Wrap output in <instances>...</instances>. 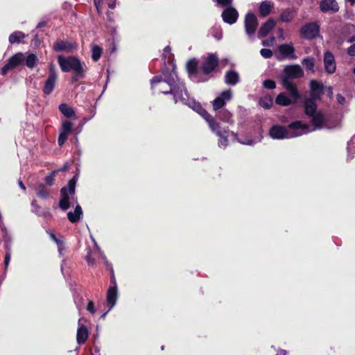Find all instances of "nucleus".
<instances>
[{
  "instance_id": "nucleus-1",
  "label": "nucleus",
  "mask_w": 355,
  "mask_h": 355,
  "mask_svg": "<svg viewBox=\"0 0 355 355\" xmlns=\"http://www.w3.org/2000/svg\"><path fill=\"white\" fill-rule=\"evenodd\" d=\"M151 88L159 93L172 94L175 103L180 102L194 111L196 105H200L189 96L184 84L178 78L174 66L171 72L164 70L162 76L154 77L151 80Z\"/></svg>"
},
{
  "instance_id": "nucleus-2",
  "label": "nucleus",
  "mask_w": 355,
  "mask_h": 355,
  "mask_svg": "<svg viewBox=\"0 0 355 355\" xmlns=\"http://www.w3.org/2000/svg\"><path fill=\"white\" fill-rule=\"evenodd\" d=\"M195 111L198 112L208 123L209 127L212 132L219 137L218 146L220 148H225L228 145L227 137L231 135L234 139L239 143L248 146H252L257 143L256 141L248 139L245 140H240L238 135L234 132H230L229 130L224 129L223 131L220 130V125L214 117H212L207 112L204 110L201 105H196Z\"/></svg>"
},
{
  "instance_id": "nucleus-3",
  "label": "nucleus",
  "mask_w": 355,
  "mask_h": 355,
  "mask_svg": "<svg viewBox=\"0 0 355 355\" xmlns=\"http://www.w3.org/2000/svg\"><path fill=\"white\" fill-rule=\"evenodd\" d=\"M309 128L302 125L300 121L290 123L288 126L273 125L270 131V136L274 139H291L307 134Z\"/></svg>"
},
{
  "instance_id": "nucleus-4",
  "label": "nucleus",
  "mask_w": 355,
  "mask_h": 355,
  "mask_svg": "<svg viewBox=\"0 0 355 355\" xmlns=\"http://www.w3.org/2000/svg\"><path fill=\"white\" fill-rule=\"evenodd\" d=\"M303 75V70L300 66L297 64L287 66L284 70V75L282 78V83L284 87L290 93L294 99H297L300 96V94L291 80L302 77Z\"/></svg>"
},
{
  "instance_id": "nucleus-5",
  "label": "nucleus",
  "mask_w": 355,
  "mask_h": 355,
  "mask_svg": "<svg viewBox=\"0 0 355 355\" xmlns=\"http://www.w3.org/2000/svg\"><path fill=\"white\" fill-rule=\"evenodd\" d=\"M58 62L62 71L69 72L70 71H73L74 76L73 79L74 81H77L78 79L84 77V64L81 63L76 57L69 56L65 58L62 55H59L58 58Z\"/></svg>"
},
{
  "instance_id": "nucleus-6",
  "label": "nucleus",
  "mask_w": 355,
  "mask_h": 355,
  "mask_svg": "<svg viewBox=\"0 0 355 355\" xmlns=\"http://www.w3.org/2000/svg\"><path fill=\"white\" fill-rule=\"evenodd\" d=\"M76 182L77 178L74 176L69 181L67 187H63L60 191L59 207L62 210L68 209L74 203L77 204V198L75 196Z\"/></svg>"
},
{
  "instance_id": "nucleus-7",
  "label": "nucleus",
  "mask_w": 355,
  "mask_h": 355,
  "mask_svg": "<svg viewBox=\"0 0 355 355\" xmlns=\"http://www.w3.org/2000/svg\"><path fill=\"white\" fill-rule=\"evenodd\" d=\"M311 125L302 123L303 125L309 128L307 133L313 132L317 130L329 129L331 126L328 123V119L322 112H319L310 118Z\"/></svg>"
},
{
  "instance_id": "nucleus-8",
  "label": "nucleus",
  "mask_w": 355,
  "mask_h": 355,
  "mask_svg": "<svg viewBox=\"0 0 355 355\" xmlns=\"http://www.w3.org/2000/svg\"><path fill=\"white\" fill-rule=\"evenodd\" d=\"M258 26L256 15L252 12L246 14L244 20V26L246 34L249 37L254 36Z\"/></svg>"
},
{
  "instance_id": "nucleus-9",
  "label": "nucleus",
  "mask_w": 355,
  "mask_h": 355,
  "mask_svg": "<svg viewBox=\"0 0 355 355\" xmlns=\"http://www.w3.org/2000/svg\"><path fill=\"white\" fill-rule=\"evenodd\" d=\"M118 298V289L115 278L113 277L107 292V303L110 311L116 304Z\"/></svg>"
},
{
  "instance_id": "nucleus-10",
  "label": "nucleus",
  "mask_w": 355,
  "mask_h": 355,
  "mask_svg": "<svg viewBox=\"0 0 355 355\" xmlns=\"http://www.w3.org/2000/svg\"><path fill=\"white\" fill-rule=\"evenodd\" d=\"M232 98V92L230 89H226L220 93V96L216 98L213 102V109L216 111L225 105L227 102Z\"/></svg>"
},
{
  "instance_id": "nucleus-11",
  "label": "nucleus",
  "mask_w": 355,
  "mask_h": 355,
  "mask_svg": "<svg viewBox=\"0 0 355 355\" xmlns=\"http://www.w3.org/2000/svg\"><path fill=\"white\" fill-rule=\"evenodd\" d=\"M218 62V57L216 54H209L205 58L202 64V70L204 74H209L214 70Z\"/></svg>"
},
{
  "instance_id": "nucleus-12",
  "label": "nucleus",
  "mask_w": 355,
  "mask_h": 355,
  "mask_svg": "<svg viewBox=\"0 0 355 355\" xmlns=\"http://www.w3.org/2000/svg\"><path fill=\"white\" fill-rule=\"evenodd\" d=\"M319 33V26L315 23H309L301 28V35L306 39H313Z\"/></svg>"
},
{
  "instance_id": "nucleus-13",
  "label": "nucleus",
  "mask_w": 355,
  "mask_h": 355,
  "mask_svg": "<svg viewBox=\"0 0 355 355\" xmlns=\"http://www.w3.org/2000/svg\"><path fill=\"white\" fill-rule=\"evenodd\" d=\"M221 17L224 22L234 24L238 19L239 12L234 8L230 6L223 10Z\"/></svg>"
},
{
  "instance_id": "nucleus-14",
  "label": "nucleus",
  "mask_w": 355,
  "mask_h": 355,
  "mask_svg": "<svg viewBox=\"0 0 355 355\" xmlns=\"http://www.w3.org/2000/svg\"><path fill=\"white\" fill-rule=\"evenodd\" d=\"M324 66L325 71L328 73H333L335 72L336 66L334 55L332 53L327 51L324 55Z\"/></svg>"
},
{
  "instance_id": "nucleus-15",
  "label": "nucleus",
  "mask_w": 355,
  "mask_h": 355,
  "mask_svg": "<svg viewBox=\"0 0 355 355\" xmlns=\"http://www.w3.org/2000/svg\"><path fill=\"white\" fill-rule=\"evenodd\" d=\"M320 8L322 12H334L338 10L339 7L335 0H322L320 3Z\"/></svg>"
},
{
  "instance_id": "nucleus-16",
  "label": "nucleus",
  "mask_w": 355,
  "mask_h": 355,
  "mask_svg": "<svg viewBox=\"0 0 355 355\" xmlns=\"http://www.w3.org/2000/svg\"><path fill=\"white\" fill-rule=\"evenodd\" d=\"M276 22L274 19H270L265 22L260 28L258 32L259 37L266 36L275 26Z\"/></svg>"
},
{
  "instance_id": "nucleus-17",
  "label": "nucleus",
  "mask_w": 355,
  "mask_h": 355,
  "mask_svg": "<svg viewBox=\"0 0 355 355\" xmlns=\"http://www.w3.org/2000/svg\"><path fill=\"white\" fill-rule=\"evenodd\" d=\"M76 48V45L66 41H59L54 44L53 49L56 51L71 52Z\"/></svg>"
},
{
  "instance_id": "nucleus-18",
  "label": "nucleus",
  "mask_w": 355,
  "mask_h": 355,
  "mask_svg": "<svg viewBox=\"0 0 355 355\" xmlns=\"http://www.w3.org/2000/svg\"><path fill=\"white\" fill-rule=\"evenodd\" d=\"M304 110H305V114L309 118H311L312 116H314V114H316L317 113H318L320 112V111L317 110L316 105H315V102L311 99H309L305 101Z\"/></svg>"
},
{
  "instance_id": "nucleus-19",
  "label": "nucleus",
  "mask_w": 355,
  "mask_h": 355,
  "mask_svg": "<svg viewBox=\"0 0 355 355\" xmlns=\"http://www.w3.org/2000/svg\"><path fill=\"white\" fill-rule=\"evenodd\" d=\"M297 14V10L294 8H286L284 10L279 16V19L283 22L291 21Z\"/></svg>"
},
{
  "instance_id": "nucleus-20",
  "label": "nucleus",
  "mask_w": 355,
  "mask_h": 355,
  "mask_svg": "<svg viewBox=\"0 0 355 355\" xmlns=\"http://www.w3.org/2000/svg\"><path fill=\"white\" fill-rule=\"evenodd\" d=\"M279 51L282 54H283L291 59L297 58V56L294 53V51H295L294 47L293 46L292 44H282L279 46Z\"/></svg>"
},
{
  "instance_id": "nucleus-21",
  "label": "nucleus",
  "mask_w": 355,
  "mask_h": 355,
  "mask_svg": "<svg viewBox=\"0 0 355 355\" xmlns=\"http://www.w3.org/2000/svg\"><path fill=\"white\" fill-rule=\"evenodd\" d=\"M82 215V208L78 204H77L73 211H69L67 213V218L70 222L74 223L80 219Z\"/></svg>"
},
{
  "instance_id": "nucleus-22",
  "label": "nucleus",
  "mask_w": 355,
  "mask_h": 355,
  "mask_svg": "<svg viewBox=\"0 0 355 355\" xmlns=\"http://www.w3.org/2000/svg\"><path fill=\"white\" fill-rule=\"evenodd\" d=\"M290 96L291 97H288L284 93H281L277 96L275 102L277 105L287 106L297 100L294 99L291 94Z\"/></svg>"
},
{
  "instance_id": "nucleus-23",
  "label": "nucleus",
  "mask_w": 355,
  "mask_h": 355,
  "mask_svg": "<svg viewBox=\"0 0 355 355\" xmlns=\"http://www.w3.org/2000/svg\"><path fill=\"white\" fill-rule=\"evenodd\" d=\"M25 60V56L22 53H17L12 56L9 60L8 62L10 64L12 69H15L21 64L24 63Z\"/></svg>"
},
{
  "instance_id": "nucleus-24",
  "label": "nucleus",
  "mask_w": 355,
  "mask_h": 355,
  "mask_svg": "<svg viewBox=\"0 0 355 355\" xmlns=\"http://www.w3.org/2000/svg\"><path fill=\"white\" fill-rule=\"evenodd\" d=\"M239 81V76L237 72L234 70L227 71L225 76V82L230 85H235Z\"/></svg>"
},
{
  "instance_id": "nucleus-25",
  "label": "nucleus",
  "mask_w": 355,
  "mask_h": 355,
  "mask_svg": "<svg viewBox=\"0 0 355 355\" xmlns=\"http://www.w3.org/2000/svg\"><path fill=\"white\" fill-rule=\"evenodd\" d=\"M273 3L270 1H262L259 6V13L262 17L268 16L273 8Z\"/></svg>"
},
{
  "instance_id": "nucleus-26",
  "label": "nucleus",
  "mask_w": 355,
  "mask_h": 355,
  "mask_svg": "<svg viewBox=\"0 0 355 355\" xmlns=\"http://www.w3.org/2000/svg\"><path fill=\"white\" fill-rule=\"evenodd\" d=\"M88 330L84 325H81L77 330L76 339L78 344L84 343L88 338Z\"/></svg>"
},
{
  "instance_id": "nucleus-27",
  "label": "nucleus",
  "mask_w": 355,
  "mask_h": 355,
  "mask_svg": "<svg viewBox=\"0 0 355 355\" xmlns=\"http://www.w3.org/2000/svg\"><path fill=\"white\" fill-rule=\"evenodd\" d=\"M56 81L57 77H48L43 88V91L46 94H50L53 92L55 86Z\"/></svg>"
},
{
  "instance_id": "nucleus-28",
  "label": "nucleus",
  "mask_w": 355,
  "mask_h": 355,
  "mask_svg": "<svg viewBox=\"0 0 355 355\" xmlns=\"http://www.w3.org/2000/svg\"><path fill=\"white\" fill-rule=\"evenodd\" d=\"M218 118L223 122L233 124L232 114L227 110H223L218 113Z\"/></svg>"
},
{
  "instance_id": "nucleus-29",
  "label": "nucleus",
  "mask_w": 355,
  "mask_h": 355,
  "mask_svg": "<svg viewBox=\"0 0 355 355\" xmlns=\"http://www.w3.org/2000/svg\"><path fill=\"white\" fill-rule=\"evenodd\" d=\"M26 35L21 31H15L9 36V42L10 44L20 43L24 39Z\"/></svg>"
},
{
  "instance_id": "nucleus-30",
  "label": "nucleus",
  "mask_w": 355,
  "mask_h": 355,
  "mask_svg": "<svg viewBox=\"0 0 355 355\" xmlns=\"http://www.w3.org/2000/svg\"><path fill=\"white\" fill-rule=\"evenodd\" d=\"M310 85L313 96H319L322 92V85L316 80H311Z\"/></svg>"
},
{
  "instance_id": "nucleus-31",
  "label": "nucleus",
  "mask_w": 355,
  "mask_h": 355,
  "mask_svg": "<svg viewBox=\"0 0 355 355\" xmlns=\"http://www.w3.org/2000/svg\"><path fill=\"white\" fill-rule=\"evenodd\" d=\"M198 62L196 59L189 60L187 64V70L190 76H194L197 72Z\"/></svg>"
},
{
  "instance_id": "nucleus-32",
  "label": "nucleus",
  "mask_w": 355,
  "mask_h": 355,
  "mask_svg": "<svg viewBox=\"0 0 355 355\" xmlns=\"http://www.w3.org/2000/svg\"><path fill=\"white\" fill-rule=\"evenodd\" d=\"M59 110L67 117H72L75 115L73 110L65 103L60 104Z\"/></svg>"
},
{
  "instance_id": "nucleus-33",
  "label": "nucleus",
  "mask_w": 355,
  "mask_h": 355,
  "mask_svg": "<svg viewBox=\"0 0 355 355\" xmlns=\"http://www.w3.org/2000/svg\"><path fill=\"white\" fill-rule=\"evenodd\" d=\"M304 67L311 72L314 71L315 59L311 57L305 58L302 62Z\"/></svg>"
},
{
  "instance_id": "nucleus-34",
  "label": "nucleus",
  "mask_w": 355,
  "mask_h": 355,
  "mask_svg": "<svg viewBox=\"0 0 355 355\" xmlns=\"http://www.w3.org/2000/svg\"><path fill=\"white\" fill-rule=\"evenodd\" d=\"M24 61L26 62V65L28 68H33L37 64L38 58L36 55L31 53L26 58H25Z\"/></svg>"
},
{
  "instance_id": "nucleus-35",
  "label": "nucleus",
  "mask_w": 355,
  "mask_h": 355,
  "mask_svg": "<svg viewBox=\"0 0 355 355\" xmlns=\"http://www.w3.org/2000/svg\"><path fill=\"white\" fill-rule=\"evenodd\" d=\"M36 194L39 198L44 199L47 198L49 196V193L46 189L45 186L42 184L39 185L38 188L37 189Z\"/></svg>"
},
{
  "instance_id": "nucleus-36",
  "label": "nucleus",
  "mask_w": 355,
  "mask_h": 355,
  "mask_svg": "<svg viewBox=\"0 0 355 355\" xmlns=\"http://www.w3.org/2000/svg\"><path fill=\"white\" fill-rule=\"evenodd\" d=\"M259 104L263 108L268 109L272 105V99L268 96L263 97L260 99Z\"/></svg>"
},
{
  "instance_id": "nucleus-37",
  "label": "nucleus",
  "mask_w": 355,
  "mask_h": 355,
  "mask_svg": "<svg viewBox=\"0 0 355 355\" xmlns=\"http://www.w3.org/2000/svg\"><path fill=\"white\" fill-rule=\"evenodd\" d=\"M102 53L101 49L98 46H94L92 51V57L94 61L98 60Z\"/></svg>"
},
{
  "instance_id": "nucleus-38",
  "label": "nucleus",
  "mask_w": 355,
  "mask_h": 355,
  "mask_svg": "<svg viewBox=\"0 0 355 355\" xmlns=\"http://www.w3.org/2000/svg\"><path fill=\"white\" fill-rule=\"evenodd\" d=\"M72 130V123L69 121H64L62 123L60 132L70 134Z\"/></svg>"
},
{
  "instance_id": "nucleus-39",
  "label": "nucleus",
  "mask_w": 355,
  "mask_h": 355,
  "mask_svg": "<svg viewBox=\"0 0 355 355\" xmlns=\"http://www.w3.org/2000/svg\"><path fill=\"white\" fill-rule=\"evenodd\" d=\"M212 35L217 40H220L223 37V32L220 26H214L212 28Z\"/></svg>"
},
{
  "instance_id": "nucleus-40",
  "label": "nucleus",
  "mask_w": 355,
  "mask_h": 355,
  "mask_svg": "<svg viewBox=\"0 0 355 355\" xmlns=\"http://www.w3.org/2000/svg\"><path fill=\"white\" fill-rule=\"evenodd\" d=\"M11 252L10 249L8 245L6 247V256L4 259L5 270L8 268L10 261Z\"/></svg>"
},
{
  "instance_id": "nucleus-41",
  "label": "nucleus",
  "mask_w": 355,
  "mask_h": 355,
  "mask_svg": "<svg viewBox=\"0 0 355 355\" xmlns=\"http://www.w3.org/2000/svg\"><path fill=\"white\" fill-rule=\"evenodd\" d=\"M57 173H58V171H54L49 175L46 176L45 178L46 184L49 186H51L54 182V178Z\"/></svg>"
},
{
  "instance_id": "nucleus-42",
  "label": "nucleus",
  "mask_w": 355,
  "mask_h": 355,
  "mask_svg": "<svg viewBox=\"0 0 355 355\" xmlns=\"http://www.w3.org/2000/svg\"><path fill=\"white\" fill-rule=\"evenodd\" d=\"M69 135V134L60 132V135L58 139V143L59 146H62L64 144V142L68 139Z\"/></svg>"
},
{
  "instance_id": "nucleus-43",
  "label": "nucleus",
  "mask_w": 355,
  "mask_h": 355,
  "mask_svg": "<svg viewBox=\"0 0 355 355\" xmlns=\"http://www.w3.org/2000/svg\"><path fill=\"white\" fill-rule=\"evenodd\" d=\"M263 85L265 88L269 89H272L275 88V87H276L275 83L273 80H270V79L266 80L263 83Z\"/></svg>"
},
{
  "instance_id": "nucleus-44",
  "label": "nucleus",
  "mask_w": 355,
  "mask_h": 355,
  "mask_svg": "<svg viewBox=\"0 0 355 355\" xmlns=\"http://www.w3.org/2000/svg\"><path fill=\"white\" fill-rule=\"evenodd\" d=\"M261 55L264 58H270L272 56V52L268 49H262L260 51Z\"/></svg>"
},
{
  "instance_id": "nucleus-45",
  "label": "nucleus",
  "mask_w": 355,
  "mask_h": 355,
  "mask_svg": "<svg viewBox=\"0 0 355 355\" xmlns=\"http://www.w3.org/2000/svg\"><path fill=\"white\" fill-rule=\"evenodd\" d=\"M94 5L98 14L102 13V5L105 3V0H94Z\"/></svg>"
},
{
  "instance_id": "nucleus-46",
  "label": "nucleus",
  "mask_w": 355,
  "mask_h": 355,
  "mask_svg": "<svg viewBox=\"0 0 355 355\" xmlns=\"http://www.w3.org/2000/svg\"><path fill=\"white\" fill-rule=\"evenodd\" d=\"M11 69H13L12 67H11L10 64H9V62H8V63L3 66L1 69V75H6L7 73V72L9 71V70H11Z\"/></svg>"
},
{
  "instance_id": "nucleus-47",
  "label": "nucleus",
  "mask_w": 355,
  "mask_h": 355,
  "mask_svg": "<svg viewBox=\"0 0 355 355\" xmlns=\"http://www.w3.org/2000/svg\"><path fill=\"white\" fill-rule=\"evenodd\" d=\"M86 309L92 314H94L96 312L94 304L93 302H92V301H89L88 302Z\"/></svg>"
},
{
  "instance_id": "nucleus-48",
  "label": "nucleus",
  "mask_w": 355,
  "mask_h": 355,
  "mask_svg": "<svg viewBox=\"0 0 355 355\" xmlns=\"http://www.w3.org/2000/svg\"><path fill=\"white\" fill-rule=\"evenodd\" d=\"M351 150H352L353 153H354V151H355V142H354V139H352L348 144V148H347L348 155L350 154Z\"/></svg>"
},
{
  "instance_id": "nucleus-49",
  "label": "nucleus",
  "mask_w": 355,
  "mask_h": 355,
  "mask_svg": "<svg viewBox=\"0 0 355 355\" xmlns=\"http://www.w3.org/2000/svg\"><path fill=\"white\" fill-rule=\"evenodd\" d=\"M275 42V37H272L268 40L262 41V45L263 46H272Z\"/></svg>"
},
{
  "instance_id": "nucleus-50",
  "label": "nucleus",
  "mask_w": 355,
  "mask_h": 355,
  "mask_svg": "<svg viewBox=\"0 0 355 355\" xmlns=\"http://www.w3.org/2000/svg\"><path fill=\"white\" fill-rule=\"evenodd\" d=\"M216 1L219 5L225 7L230 6L232 3V0H216Z\"/></svg>"
},
{
  "instance_id": "nucleus-51",
  "label": "nucleus",
  "mask_w": 355,
  "mask_h": 355,
  "mask_svg": "<svg viewBox=\"0 0 355 355\" xmlns=\"http://www.w3.org/2000/svg\"><path fill=\"white\" fill-rule=\"evenodd\" d=\"M86 259L89 265H94L95 263L94 258L90 252L87 255Z\"/></svg>"
},
{
  "instance_id": "nucleus-52",
  "label": "nucleus",
  "mask_w": 355,
  "mask_h": 355,
  "mask_svg": "<svg viewBox=\"0 0 355 355\" xmlns=\"http://www.w3.org/2000/svg\"><path fill=\"white\" fill-rule=\"evenodd\" d=\"M49 77H57V74H56V72H55V67L53 64H51L50 66V68H49Z\"/></svg>"
},
{
  "instance_id": "nucleus-53",
  "label": "nucleus",
  "mask_w": 355,
  "mask_h": 355,
  "mask_svg": "<svg viewBox=\"0 0 355 355\" xmlns=\"http://www.w3.org/2000/svg\"><path fill=\"white\" fill-rule=\"evenodd\" d=\"M116 0H105V3H107L110 8L115 7Z\"/></svg>"
},
{
  "instance_id": "nucleus-54",
  "label": "nucleus",
  "mask_w": 355,
  "mask_h": 355,
  "mask_svg": "<svg viewBox=\"0 0 355 355\" xmlns=\"http://www.w3.org/2000/svg\"><path fill=\"white\" fill-rule=\"evenodd\" d=\"M92 239L94 241V245H95L96 249L99 251V253L101 254L102 259H103V261L105 263H107V259H106L105 255L100 250V248H99L98 245H97L96 242L94 241V239Z\"/></svg>"
},
{
  "instance_id": "nucleus-55",
  "label": "nucleus",
  "mask_w": 355,
  "mask_h": 355,
  "mask_svg": "<svg viewBox=\"0 0 355 355\" xmlns=\"http://www.w3.org/2000/svg\"><path fill=\"white\" fill-rule=\"evenodd\" d=\"M347 52L349 55L355 56V44L348 49Z\"/></svg>"
},
{
  "instance_id": "nucleus-56",
  "label": "nucleus",
  "mask_w": 355,
  "mask_h": 355,
  "mask_svg": "<svg viewBox=\"0 0 355 355\" xmlns=\"http://www.w3.org/2000/svg\"><path fill=\"white\" fill-rule=\"evenodd\" d=\"M336 98H337V101L338 102L340 103V104H344L345 102V98L343 96H342L341 94H337L336 96Z\"/></svg>"
},
{
  "instance_id": "nucleus-57",
  "label": "nucleus",
  "mask_w": 355,
  "mask_h": 355,
  "mask_svg": "<svg viewBox=\"0 0 355 355\" xmlns=\"http://www.w3.org/2000/svg\"><path fill=\"white\" fill-rule=\"evenodd\" d=\"M56 244L58 245V251H59L60 254H62V252L64 250V244H63V243L60 241H59Z\"/></svg>"
},
{
  "instance_id": "nucleus-58",
  "label": "nucleus",
  "mask_w": 355,
  "mask_h": 355,
  "mask_svg": "<svg viewBox=\"0 0 355 355\" xmlns=\"http://www.w3.org/2000/svg\"><path fill=\"white\" fill-rule=\"evenodd\" d=\"M278 35H279V38L281 39L282 40H284L285 39L284 35V31L282 28L278 29Z\"/></svg>"
},
{
  "instance_id": "nucleus-59",
  "label": "nucleus",
  "mask_w": 355,
  "mask_h": 355,
  "mask_svg": "<svg viewBox=\"0 0 355 355\" xmlns=\"http://www.w3.org/2000/svg\"><path fill=\"white\" fill-rule=\"evenodd\" d=\"M50 236L51 238L52 239V240L55 242L56 243H58L59 241H60L59 239H58L53 234H50Z\"/></svg>"
},
{
  "instance_id": "nucleus-60",
  "label": "nucleus",
  "mask_w": 355,
  "mask_h": 355,
  "mask_svg": "<svg viewBox=\"0 0 355 355\" xmlns=\"http://www.w3.org/2000/svg\"><path fill=\"white\" fill-rule=\"evenodd\" d=\"M19 186L20 187L21 189H22L23 190H25L26 189V187L24 186V184H23L22 181L21 180H19Z\"/></svg>"
},
{
  "instance_id": "nucleus-61",
  "label": "nucleus",
  "mask_w": 355,
  "mask_h": 355,
  "mask_svg": "<svg viewBox=\"0 0 355 355\" xmlns=\"http://www.w3.org/2000/svg\"><path fill=\"white\" fill-rule=\"evenodd\" d=\"M68 166L67 164H65L62 168L58 169V170H56L58 172L60 171H66L67 169Z\"/></svg>"
},
{
  "instance_id": "nucleus-62",
  "label": "nucleus",
  "mask_w": 355,
  "mask_h": 355,
  "mask_svg": "<svg viewBox=\"0 0 355 355\" xmlns=\"http://www.w3.org/2000/svg\"><path fill=\"white\" fill-rule=\"evenodd\" d=\"M287 352L286 350H280L277 355H286Z\"/></svg>"
},
{
  "instance_id": "nucleus-63",
  "label": "nucleus",
  "mask_w": 355,
  "mask_h": 355,
  "mask_svg": "<svg viewBox=\"0 0 355 355\" xmlns=\"http://www.w3.org/2000/svg\"><path fill=\"white\" fill-rule=\"evenodd\" d=\"M110 311H107L106 312H105L102 315H101V318L103 319H105L106 315L107 314V313L109 312Z\"/></svg>"
},
{
  "instance_id": "nucleus-64",
  "label": "nucleus",
  "mask_w": 355,
  "mask_h": 355,
  "mask_svg": "<svg viewBox=\"0 0 355 355\" xmlns=\"http://www.w3.org/2000/svg\"><path fill=\"white\" fill-rule=\"evenodd\" d=\"M354 41V37H351L350 39H349V40H347V42H348L349 43H352V42H353Z\"/></svg>"
}]
</instances>
